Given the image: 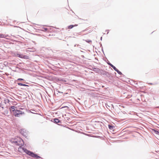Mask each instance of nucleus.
I'll use <instances>...</instances> for the list:
<instances>
[{
    "mask_svg": "<svg viewBox=\"0 0 159 159\" xmlns=\"http://www.w3.org/2000/svg\"><path fill=\"white\" fill-rule=\"evenodd\" d=\"M23 58H24L25 59H29V56L25 55H23Z\"/></svg>",
    "mask_w": 159,
    "mask_h": 159,
    "instance_id": "nucleus-9",
    "label": "nucleus"
},
{
    "mask_svg": "<svg viewBox=\"0 0 159 159\" xmlns=\"http://www.w3.org/2000/svg\"><path fill=\"white\" fill-rule=\"evenodd\" d=\"M110 65L115 70H116V68L115 66L111 64H110Z\"/></svg>",
    "mask_w": 159,
    "mask_h": 159,
    "instance_id": "nucleus-12",
    "label": "nucleus"
},
{
    "mask_svg": "<svg viewBox=\"0 0 159 159\" xmlns=\"http://www.w3.org/2000/svg\"><path fill=\"white\" fill-rule=\"evenodd\" d=\"M18 151L20 152H24L27 154L33 157L36 158H40V157L38 156L37 155L27 150L25 148L22 146H20L18 148Z\"/></svg>",
    "mask_w": 159,
    "mask_h": 159,
    "instance_id": "nucleus-1",
    "label": "nucleus"
},
{
    "mask_svg": "<svg viewBox=\"0 0 159 159\" xmlns=\"http://www.w3.org/2000/svg\"><path fill=\"white\" fill-rule=\"evenodd\" d=\"M14 142L16 143H17V141H14Z\"/></svg>",
    "mask_w": 159,
    "mask_h": 159,
    "instance_id": "nucleus-16",
    "label": "nucleus"
},
{
    "mask_svg": "<svg viewBox=\"0 0 159 159\" xmlns=\"http://www.w3.org/2000/svg\"><path fill=\"white\" fill-rule=\"evenodd\" d=\"M18 84L19 85H20V86H28V85H26V84H22L21 83H18Z\"/></svg>",
    "mask_w": 159,
    "mask_h": 159,
    "instance_id": "nucleus-5",
    "label": "nucleus"
},
{
    "mask_svg": "<svg viewBox=\"0 0 159 159\" xmlns=\"http://www.w3.org/2000/svg\"><path fill=\"white\" fill-rule=\"evenodd\" d=\"M54 121L55 123H58L60 122V120L57 119H54Z\"/></svg>",
    "mask_w": 159,
    "mask_h": 159,
    "instance_id": "nucleus-6",
    "label": "nucleus"
},
{
    "mask_svg": "<svg viewBox=\"0 0 159 159\" xmlns=\"http://www.w3.org/2000/svg\"><path fill=\"white\" fill-rule=\"evenodd\" d=\"M108 127L109 129H113V127L111 125H108Z\"/></svg>",
    "mask_w": 159,
    "mask_h": 159,
    "instance_id": "nucleus-13",
    "label": "nucleus"
},
{
    "mask_svg": "<svg viewBox=\"0 0 159 159\" xmlns=\"http://www.w3.org/2000/svg\"><path fill=\"white\" fill-rule=\"evenodd\" d=\"M78 26V25H77V24H75L74 25H71L69 26L68 27V29H70L76 26Z\"/></svg>",
    "mask_w": 159,
    "mask_h": 159,
    "instance_id": "nucleus-3",
    "label": "nucleus"
},
{
    "mask_svg": "<svg viewBox=\"0 0 159 159\" xmlns=\"http://www.w3.org/2000/svg\"><path fill=\"white\" fill-rule=\"evenodd\" d=\"M153 131L154 132V133L156 134L159 135V132L157 131L156 130L154 129H153Z\"/></svg>",
    "mask_w": 159,
    "mask_h": 159,
    "instance_id": "nucleus-10",
    "label": "nucleus"
},
{
    "mask_svg": "<svg viewBox=\"0 0 159 159\" xmlns=\"http://www.w3.org/2000/svg\"><path fill=\"white\" fill-rule=\"evenodd\" d=\"M16 108V107L14 106H11V107L10 110L11 111H12L13 112L15 111V109Z\"/></svg>",
    "mask_w": 159,
    "mask_h": 159,
    "instance_id": "nucleus-4",
    "label": "nucleus"
},
{
    "mask_svg": "<svg viewBox=\"0 0 159 159\" xmlns=\"http://www.w3.org/2000/svg\"><path fill=\"white\" fill-rule=\"evenodd\" d=\"M24 114V112L19 110H16L13 112L14 116L16 117H20V116Z\"/></svg>",
    "mask_w": 159,
    "mask_h": 159,
    "instance_id": "nucleus-2",
    "label": "nucleus"
},
{
    "mask_svg": "<svg viewBox=\"0 0 159 159\" xmlns=\"http://www.w3.org/2000/svg\"><path fill=\"white\" fill-rule=\"evenodd\" d=\"M23 55H23V54H17V56L19 57H20V58H23Z\"/></svg>",
    "mask_w": 159,
    "mask_h": 159,
    "instance_id": "nucleus-7",
    "label": "nucleus"
},
{
    "mask_svg": "<svg viewBox=\"0 0 159 159\" xmlns=\"http://www.w3.org/2000/svg\"><path fill=\"white\" fill-rule=\"evenodd\" d=\"M44 30L47 31L48 30V29L46 28H44Z\"/></svg>",
    "mask_w": 159,
    "mask_h": 159,
    "instance_id": "nucleus-15",
    "label": "nucleus"
},
{
    "mask_svg": "<svg viewBox=\"0 0 159 159\" xmlns=\"http://www.w3.org/2000/svg\"><path fill=\"white\" fill-rule=\"evenodd\" d=\"M23 80H24V79H21V78H19V79H18L17 80L18 81Z\"/></svg>",
    "mask_w": 159,
    "mask_h": 159,
    "instance_id": "nucleus-14",
    "label": "nucleus"
},
{
    "mask_svg": "<svg viewBox=\"0 0 159 159\" xmlns=\"http://www.w3.org/2000/svg\"><path fill=\"white\" fill-rule=\"evenodd\" d=\"M120 75H121L122 73L121 72L119 71L117 69H116V70H115Z\"/></svg>",
    "mask_w": 159,
    "mask_h": 159,
    "instance_id": "nucleus-11",
    "label": "nucleus"
},
{
    "mask_svg": "<svg viewBox=\"0 0 159 159\" xmlns=\"http://www.w3.org/2000/svg\"><path fill=\"white\" fill-rule=\"evenodd\" d=\"M7 36H8L7 35H4V34H0V38H5L6 37H7Z\"/></svg>",
    "mask_w": 159,
    "mask_h": 159,
    "instance_id": "nucleus-8",
    "label": "nucleus"
}]
</instances>
